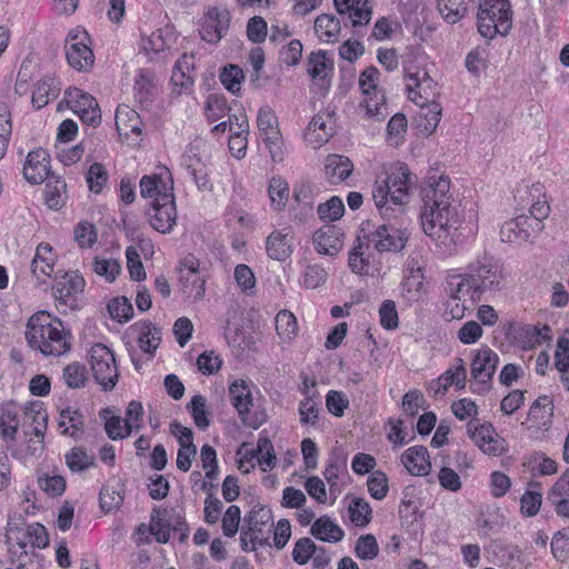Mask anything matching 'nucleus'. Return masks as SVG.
I'll use <instances>...</instances> for the list:
<instances>
[{
	"mask_svg": "<svg viewBox=\"0 0 569 569\" xmlns=\"http://www.w3.org/2000/svg\"><path fill=\"white\" fill-rule=\"evenodd\" d=\"M74 240L80 248H91L98 239L96 227L88 222L81 221L74 227Z\"/></svg>",
	"mask_w": 569,
	"mask_h": 569,
	"instance_id": "obj_64",
	"label": "nucleus"
},
{
	"mask_svg": "<svg viewBox=\"0 0 569 569\" xmlns=\"http://www.w3.org/2000/svg\"><path fill=\"white\" fill-rule=\"evenodd\" d=\"M140 193L143 198L152 199V202H160L164 196L173 199V181L171 173L167 170L162 174L143 176L140 179Z\"/></svg>",
	"mask_w": 569,
	"mask_h": 569,
	"instance_id": "obj_17",
	"label": "nucleus"
},
{
	"mask_svg": "<svg viewBox=\"0 0 569 569\" xmlns=\"http://www.w3.org/2000/svg\"><path fill=\"white\" fill-rule=\"evenodd\" d=\"M100 507L106 512L120 508L124 499V485L120 480L107 482L100 490Z\"/></svg>",
	"mask_w": 569,
	"mask_h": 569,
	"instance_id": "obj_34",
	"label": "nucleus"
},
{
	"mask_svg": "<svg viewBox=\"0 0 569 569\" xmlns=\"http://www.w3.org/2000/svg\"><path fill=\"white\" fill-rule=\"evenodd\" d=\"M365 109L366 113L370 118H375L377 120H382L387 116V107H386V97L383 91L371 93L370 96H365Z\"/></svg>",
	"mask_w": 569,
	"mask_h": 569,
	"instance_id": "obj_57",
	"label": "nucleus"
},
{
	"mask_svg": "<svg viewBox=\"0 0 569 569\" xmlns=\"http://www.w3.org/2000/svg\"><path fill=\"white\" fill-rule=\"evenodd\" d=\"M318 216L323 221H336L343 216L345 204L342 200L333 196L317 208Z\"/></svg>",
	"mask_w": 569,
	"mask_h": 569,
	"instance_id": "obj_58",
	"label": "nucleus"
},
{
	"mask_svg": "<svg viewBox=\"0 0 569 569\" xmlns=\"http://www.w3.org/2000/svg\"><path fill=\"white\" fill-rule=\"evenodd\" d=\"M164 196L160 202H151L147 211L150 226L161 233H169L177 222V208L174 198Z\"/></svg>",
	"mask_w": 569,
	"mask_h": 569,
	"instance_id": "obj_14",
	"label": "nucleus"
},
{
	"mask_svg": "<svg viewBox=\"0 0 569 569\" xmlns=\"http://www.w3.org/2000/svg\"><path fill=\"white\" fill-rule=\"evenodd\" d=\"M46 203L50 209H61L67 199V183L57 177L49 178L46 183Z\"/></svg>",
	"mask_w": 569,
	"mask_h": 569,
	"instance_id": "obj_39",
	"label": "nucleus"
},
{
	"mask_svg": "<svg viewBox=\"0 0 569 569\" xmlns=\"http://www.w3.org/2000/svg\"><path fill=\"white\" fill-rule=\"evenodd\" d=\"M182 287L184 295L193 301H199L206 292V281L201 278L196 268H190L183 277Z\"/></svg>",
	"mask_w": 569,
	"mask_h": 569,
	"instance_id": "obj_46",
	"label": "nucleus"
},
{
	"mask_svg": "<svg viewBox=\"0 0 569 569\" xmlns=\"http://www.w3.org/2000/svg\"><path fill=\"white\" fill-rule=\"evenodd\" d=\"M467 370L461 358L455 359V365L448 368L437 381L432 383L436 386L435 395L443 396L448 388L452 385L461 390L466 387Z\"/></svg>",
	"mask_w": 569,
	"mask_h": 569,
	"instance_id": "obj_31",
	"label": "nucleus"
},
{
	"mask_svg": "<svg viewBox=\"0 0 569 569\" xmlns=\"http://www.w3.org/2000/svg\"><path fill=\"white\" fill-rule=\"evenodd\" d=\"M529 196L532 198L529 212L530 216V229L533 232L539 233L543 229L542 221L550 213V206L548 204L545 196V187L541 183H533L529 189Z\"/></svg>",
	"mask_w": 569,
	"mask_h": 569,
	"instance_id": "obj_26",
	"label": "nucleus"
},
{
	"mask_svg": "<svg viewBox=\"0 0 569 569\" xmlns=\"http://www.w3.org/2000/svg\"><path fill=\"white\" fill-rule=\"evenodd\" d=\"M18 545L24 549L28 545L34 548H46L49 545V536L44 526L39 522L29 525L23 531V539Z\"/></svg>",
	"mask_w": 569,
	"mask_h": 569,
	"instance_id": "obj_42",
	"label": "nucleus"
},
{
	"mask_svg": "<svg viewBox=\"0 0 569 569\" xmlns=\"http://www.w3.org/2000/svg\"><path fill=\"white\" fill-rule=\"evenodd\" d=\"M204 109L208 121L214 122L223 118L230 110V107L223 96L211 93L207 98Z\"/></svg>",
	"mask_w": 569,
	"mask_h": 569,
	"instance_id": "obj_52",
	"label": "nucleus"
},
{
	"mask_svg": "<svg viewBox=\"0 0 569 569\" xmlns=\"http://www.w3.org/2000/svg\"><path fill=\"white\" fill-rule=\"evenodd\" d=\"M340 14H348L353 28L367 26L371 20L372 8L368 0H333Z\"/></svg>",
	"mask_w": 569,
	"mask_h": 569,
	"instance_id": "obj_25",
	"label": "nucleus"
},
{
	"mask_svg": "<svg viewBox=\"0 0 569 569\" xmlns=\"http://www.w3.org/2000/svg\"><path fill=\"white\" fill-rule=\"evenodd\" d=\"M307 71L312 80L320 81L321 87L328 90L333 72V60L323 50L311 52L308 57Z\"/></svg>",
	"mask_w": 569,
	"mask_h": 569,
	"instance_id": "obj_27",
	"label": "nucleus"
},
{
	"mask_svg": "<svg viewBox=\"0 0 569 569\" xmlns=\"http://www.w3.org/2000/svg\"><path fill=\"white\" fill-rule=\"evenodd\" d=\"M151 535L159 543L170 539V516L168 509L153 508L150 515Z\"/></svg>",
	"mask_w": 569,
	"mask_h": 569,
	"instance_id": "obj_38",
	"label": "nucleus"
},
{
	"mask_svg": "<svg viewBox=\"0 0 569 569\" xmlns=\"http://www.w3.org/2000/svg\"><path fill=\"white\" fill-rule=\"evenodd\" d=\"M303 392L307 396L299 405L300 422L302 425H315L318 419L319 409L313 396L309 395L307 381L303 382Z\"/></svg>",
	"mask_w": 569,
	"mask_h": 569,
	"instance_id": "obj_53",
	"label": "nucleus"
},
{
	"mask_svg": "<svg viewBox=\"0 0 569 569\" xmlns=\"http://www.w3.org/2000/svg\"><path fill=\"white\" fill-rule=\"evenodd\" d=\"M89 363L93 378L102 390L111 391L119 379L114 353L106 345L94 343L89 351Z\"/></svg>",
	"mask_w": 569,
	"mask_h": 569,
	"instance_id": "obj_7",
	"label": "nucleus"
},
{
	"mask_svg": "<svg viewBox=\"0 0 569 569\" xmlns=\"http://www.w3.org/2000/svg\"><path fill=\"white\" fill-rule=\"evenodd\" d=\"M66 463L71 471L79 472L93 466L94 460L82 448L74 447L66 453Z\"/></svg>",
	"mask_w": 569,
	"mask_h": 569,
	"instance_id": "obj_61",
	"label": "nucleus"
},
{
	"mask_svg": "<svg viewBox=\"0 0 569 569\" xmlns=\"http://www.w3.org/2000/svg\"><path fill=\"white\" fill-rule=\"evenodd\" d=\"M122 116L123 112L120 109H118L116 113L118 131L124 136H141L142 122L140 120L139 114L134 110L129 109L124 112L127 119H123Z\"/></svg>",
	"mask_w": 569,
	"mask_h": 569,
	"instance_id": "obj_45",
	"label": "nucleus"
},
{
	"mask_svg": "<svg viewBox=\"0 0 569 569\" xmlns=\"http://www.w3.org/2000/svg\"><path fill=\"white\" fill-rule=\"evenodd\" d=\"M478 31L487 38L507 36L512 28V10L509 0H477Z\"/></svg>",
	"mask_w": 569,
	"mask_h": 569,
	"instance_id": "obj_4",
	"label": "nucleus"
},
{
	"mask_svg": "<svg viewBox=\"0 0 569 569\" xmlns=\"http://www.w3.org/2000/svg\"><path fill=\"white\" fill-rule=\"evenodd\" d=\"M109 172L104 164L93 162L86 172V182L88 188L93 193H101L103 188L108 184Z\"/></svg>",
	"mask_w": 569,
	"mask_h": 569,
	"instance_id": "obj_47",
	"label": "nucleus"
},
{
	"mask_svg": "<svg viewBox=\"0 0 569 569\" xmlns=\"http://www.w3.org/2000/svg\"><path fill=\"white\" fill-rule=\"evenodd\" d=\"M276 330L282 342L292 341L298 335L297 318L291 311L281 310L276 316Z\"/></svg>",
	"mask_w": 569,
	"mask_h": 569,
	"instance_id": "obj_41",
	"label": "nucleus"
},
{
	"mask_svg": "<svg viewBox=\"0 0 569 569\" xmlns=\"http://www.w3.org/2000/svg\"><path fill=\"white\" fill-rule=\"evenodd\" d=\"M355 553L361 560H372L379 553V546L373 535L360 536L355 546Z\"/></svg>",
	"mask_w": 569,
	"mask_h": 569,
	"instance_id": "obj_60",
	"label": "nucleus"
},
{
	"mask_svg": "<svg viewBox=\"0 0 569 569\" xmlns=\"http://www.w3.org/2000/svg\"><path fill=\"white\" fill-rule=\"evenodd\" d=\"M468 433L476 445L487 455L500 456L507 450V445L492 425L473 426L468 423Z\"/></svg>",
	"mask_w": 569,
	"mask_h": 569,
	"instance_id": "obj_15",
	"label": "nucleus"
},
{
	"mask_svg": "<svg viewBox=\"0 0 569 569\" xmlns=\"http://www.w3.org/2000/svg\"><path fill=\"white\" fill-rule=\"evenodd\" d=\"M243 80L244 74L242 69L236 64L224 67L220 73L221 83L232 93H238L241 90V83Z\"/></svg>",
	"mask_w": 569,
	"mask_h": 569,
	"instance_id": "obj_55",
	"label": "nucleus"
},
{
	"mask_svg": "<svg viewBox=\"0 0 569 569\" xmlns=\"http://www.w3.org/2000/svg\"><path fill=\"white\" fill-rule=\"evenodd\" d=\"M528 467L540 476H550L558 471V463L542 452H533L528 459Z\"/></svg>",
	"mask_w": 569,
	"mask_h": 569,
	"instance_id": "obj_56",
	"label": "nucleus"
},
{
	"mask_svg": "<svg viewBox=\"0 0 569 569\" xmlns=\"http://www.w3.org/2000/svg\"><path fill=\"white\" fill-rule=\"evenodd\" d=\"M58 427L61 435L79 439L84 432V417L79 409L68 407L60 411Z\"/></svg>",
	"mask_w": 569,
	"mask_h": 569,
	"instance_id": "obj_32",
	"label": "nucleus"
},
{
	"mask_svg": "<svg viewBox=\"0 0 569 569\" xmlns=\"http://www.w3.org/2000/svg\"><path fill=\"white\" fill-rule=\"evenodd\" d=\"M335 112L325 110L319 111L309 122L306 138L316 147L327 142L335 132Z\"/></svg>",
	"mask_w": 569,
	"mask_h": 569,
	"instance_id": "obj_20",
	"label": "nucleus"
},
{
	"mask_svg": "<svg viewBox=\"0 0 569 569\" xmlns=\"http://www.w3.org/2000/svg\"><path fill=\"white\" fill-rule=\"evenodd\" d=\"M49 164V154L44 149L31 150L23 164V177L31 184H39L48 178Z\"/></svg>",
	"mask_w": 569,
	"mask_h": 569,
	"instance_id": "obj_23",
	"label": "nucleus"
},
{
	"mask_svg": "<svg viewBox=\"0 0 569 569\" xmlns=\"http://www.w3.org/2000/svg\"><path fill=\"white\" fill-rule=\"evenodd\" d=\"M401 462L413 476H425L431 470L428 449L425 446H415L401 455Z\"/></svg>",
	"mask_w": 569,
	"mask_h": 569,
	"instance_id": "obj_30",
	"label": "nucleus"
},
{
	"mask_svg": "<svg viewBox=\"0 0 569 569\" xmlns=\"http://www.w3.org/2000/svg\"><path fill=\"white\" fill-rule=\"evenodd\" d=\"M438 9L448 23H456L467 13L465 0H438Z\"/></svg>",
	"mask_w": 569,
	"mask_h": 569,
	"instance_id": "obj_50",
	"label": "nucleus"
},
{
	"mask_svg": "<svg viewBox=\"0 0 569 569\" xmlns=\"http://www.w3.org/2000/svg\"><path fill=\"white\" fill-rule=\"evenodd\" d=\"M468 277L471 278L473 292L500 290L503 282L502 266L490 256H482L467 267Z\"/></svg>",
	"mask_w": 569,
	"mask_h": 569,
	"instance_id": "obj_6",
	"label": "nucleus"
},
{
	"mask_svg": "<svg viewBox=\"0 0 569 569\" xmlns=\"http://www.w3.org/2000/svg\"><path fill=\"white\" fill-rule=\"evenodd\" d=\"M247 527L253 532L252 539L270 546V530L273 522L272 512L267 507L253 508L244 518Z\"/></svg>",
	"mask_w": 569,
	"mask_h": 569,
	"instance_id": "obj_21",
	"label": "nucleus"
},
{
	"mask_svg": "<svg viewBox=\"0 0 569 569\" xmlns=\"http://www.w3.org/2000/svg\"><path fill=\"white\" fill-rule=\"evenodd\" d=\"M419 117L426 122L423 123L425 131L433 132L441 119V106L438 101L428 102L426 106H419Z\"/></svg>",
	"mask_w": 569,
	"mask_h": 569,
	"instance_id": "obj_62",
	"label": "nucleus"
},
{
	"mask_svg": "<svg viewBox=\"0 0 569 569\" xmlns=\"http://www.w3.org/2000/svg\"><path fill=\"white\" fill-rule=\"evenodd\" d=\"M310 532L316 539L332 543L342 540L345 536L341 527L333 522L328 516L318 518L312 523Z\"/></svg>",
	"mask_w": 569,
	"mask_h": 569,
	"instance_id": "obj_35",
	"label": "nucleus"
},
{
	"mask_svg": "<svg viewBox=\"0 0 569 569\" xmlns=\"http://www.w3.org/2000/svg\"><path fill=\"white\" fill-rule=\"evenodd\" d=\"M271 206L274 210H282L289 198V184L281 177L271 178L268 187Z\"/></svg>",
	"mask_w": 569,
	"mask_h": 569,
	"instance_id": "obj_44",
	"label": "nucleus"
},
{
	"mask_svg": "<svg viewBox=\"0 0 569 569\" xmlns=\"http://www.w3.org/2000/svg\"><path fill=\"white\" fill-rule=\"evenodd\" d=\"M24 406L9 400L0 403V435L7 443H14L21 426Z\"/></svg>",
	"mask_w": 569,
	"mask_h": 569,
	"instance_id": "obj_16",
	"label": "nucleus"
},
{
	"mask_svg": "<svg viewBox=\"0 0 569 569\" xmlns=\"http://www.w3.org/2000/svg\"><path fill=\"white\" fill-rule=\"evenodd\" d=\"M84 287L86 281L78 271L66 272L54 286V298L58 306L71 310L78 309Z\"/></svg>",
	"mask_w": 569,
	"mask_h": 569,
	"instance_id": "obj_13",
	"label": "nucleus"
},
{
	"mask_svg": "<svg viewBox=\"0 0 569 569\" xmlns=\"http://www.w3.org/2000/svg\"><path fill=\"white\" fill-rule=\"evenodd\" d=\"M340 20L330 14H321L315 21V31L320 40L335 42L340 32Z\"/></svg>",
	"mask_w": 569,
	"mask_h": 569,
	"instance_id": "obj_40",
	"label": "nucleus"
},
{
	"mask_svg": "<svg viewBox=\"0 0 569 569\" xmlns=\"http://www.w3.org/2000/svg\"><path fill=\"white\" fill-rule=\"evenodd\" d=\"M47 426L48 413L42 402L33 401L24 406L21 427L28 428L24 429L26 436L33 433L42 442Z\"/></svg>",
	"mask_w": 569,
	"mask_h": 569,
	"instance_id": "obj_22",
	"label": "nucleus"
},
{
	"mask_svg": "<svg viewBox=\"0 0 569 569\" xmlns=\"http://www.w3.org/2000/svg\"><path fill=\"white\" fill-rule=\"evenodd\" d=\"M422 206L420 223L423 232L435 242L437 250L445 257L458 252L469 237L463 217L455 204L448 177L429 178L421 190Z\"/></svg>",
	"mask_w": 569,
	"mask_h": 569,
	"instance_id": "obj_1",
	"label": "nucleus"
},
{
	"mask_svg": "<svg viewBox=\"0 0 569 569\" xmlns=\"http://www.w3.org/2000/svg\"><path fill=\"white\" fill-rule=\"evenodd\" d=\"M257 124L260 138L269 150L272 161H283V140L276 112L268 106L260 108L257 116Z\"/></svg>",
	"mask_w": 569,
	"mask_h": 569,
	"instance_id": "obj_9",
	"label": "nucleus"
},
{
	"mask_svg": "<svg viewBox=\"0 0 569 569\" xmlns=\"http://www.w3.org/2000/svg\"><path fill=\"white\" fill-rule=\"evenodd\" d=\"M408 99L417 106H426L437 101L439 96L437 82L429 76L425 67L408 63L403 67Z\"/></svg>",
	"mask_w": 569,
	"mask_h": 569,
	"instance_id": "obj_5",
	"label": "nucleus"
},
{
	"mask_svg": "<svg viewBox=\"0 0 569 569\" xmlns=\"http://www.w3.org/2000/svg\"><path fill=\"white\" fill-rule=\"evenodd\" d=\"M410 172L401 164L389 172L385 179L377 180L372 187V199L383 219H395L403 212L410 199Z\"/></svg>",
	"mask_w": 569,
	"mask_h": 569,
	"instance_id": "obj_3",
	"label": "nucleus"
},
{
	"mask_svg": "<svg viewBox=\"0 0 569 569\" xmlns=\"http://www.w3.org/2000/svg\"><path fill=\"white\" fill-rule=\"evenodd\" d=\"M30 268L38 284L46 283L47 279L51 277L54 269V256L49 243L42 242L37 247Z\"/></svg>",
	"mask_w": 569,
	"mask_h": 569,
	"instance_id": "obj_29",
	"label": "nucleus"
},
{
	"mask_svg": "<svg viewBox=\"0 0 569 569\" xmlns=\"http://www.w3.org/2000/svg\"><path fill=\"white\" fill-rule=\"evenodd\" d=\"M66 58L71 68L79 72H88L94 64L91 38L81 27L69 31L66 39Z\"/></svg>",
	"mask_w": 569,
	"mask_h": 569,
	"instance_id": "obj_8",
	"label": "nucleus"
},
{
	"mask_svg": "<svg viewBox=\"0 0 569 569\" xmlns=\"http://www.w3.org/2000/svg\"><path fill=\"white\" fill-rule=\"evenodd\" d=\"M263 471L271 470L276 466V455L271 441L267 438L259 439L257 450L252 451Z\"/></svg>",
	"mask_w": 569,
	"mask_h": 569,
	"instance_id": "obj_54",
	"label": "nucleus"
},
{
	"mask_svg": "<svg viewBox=\"0 0 569 569\" xmlns=\"http://www.w3.org/2000/svg\"><path fill=\"white\" fill-rule=\"evenodd\" d=\"M367 487L370 496L376 500H382L389 490L388 478L380 470L372 471L367 480Z\"/></svg>",
	"mask_w": 569,
	"mask_h": 569,
	"instance_id": "obj_63",
	"label": "nucleus"
},
{
	"mask_svg": "<svg viewBox=\"0 0 569 569\" xmlns=\"http://www.w3.org/2000/svg\"><path fill=\"white\" fill-rule=\"evenodd\" d=\"M156 91V76L150 69H139L133 86L134 98L140 103H147L151 100Z\"/></svg>",
	"mask_w": 569,
	"mask_h": 569,
	"instance_id": "obj_36",
	"label": "nucleus"
},
{
	"mask_svg": "<svg viewBox=\"0 0 569 569\" xmlns=\"http://www.w3.org/2000/svg\"><path fill=\"white\" fill-rule=\"evenodd\" d=\"M530 218L526 214H520L507 222L500 229V237L503 242L521 243L531 241L532 236L537 234L530 229Z\"/></svg>",
	"mask_w": 569,
	"mask_h": 569,
	"instance_id": "obj_28",
	"label": "nucleus"
},
{
	"mask_svg": "<svg viewBox=\"0 0 569 569\" xmlns=\"http://www.w3.org/2000/svg\"><path fill=\"white\" fill-rule=\"evenodd\" d=\"M24 337L29 348L44 357L64 356L72 347L71 331L47 311H38L28 319Z\"/></svg>",
	"mask_w": 569,
	"mask_h": 569,
	"instance_id": "obj_2",
	"label": "nucleus"
},
{
	"mask_svg": "<svg viewBox=\"0 0 569 569\" xmlns=\"http://www.w3.org/2000/svg\"><path fill=\"white\" fill-rule=\"evenodd\" d=\"M230 24V14L227 10L217 8L210 9L202 23L201 38L210 43L218 42L228 31Z\"/></svg>",
	"mask_w": 569,
	"mask_h": 569,
	"instance_id": "obj_19",
	"label": "nucleus"
},
{
	"mask_svg": "<svg viewBox=\"0 0 569 569\" xmlns=\"http://www.w3.org/2000/svg\"><path fill=\"white\" fill-rule=\"evenodd\" d=\"M315 249L325 256H336L343 247V232L333 224H323L312 237Z\"/></svg>",
	"mask_w": 569,
	"mask_h": 569,
	"instance_id": "obj_18",
	"label": "nucleus"
},
{
	"mask_svg": "<svg viewBox=\"0 0 569 569\" xmlns=\"http://www.w3.org/2000/svg\"><path fill=\"white\" fill-rule=\"evenodd\" d=\"M499 363V356L488 346L478 349L471 361V377L476 382L473 392L485 393L491 388V381Z\"/></svg>",
	"mask_w": 569,
	"mask_h": 569,
	"instance_id": "obj_10",
	"label": "nucleus"
},
{
	"mask_svg": "<svg viewBox=\"0 0 569 569\" xmlns=\"http://www.w3.org/2000/svg\"><path fill=\"white\" fill-rule=\"evenodd\" d=\"M368 243L378 252H399L408 241V233L405 229L397 228L390 223L378 226L368 234Z\"/></svg>",
	"mask_w": 569,
	"mask_h": 569,
	"instance_id": "obj_12",
	"label": "nucleus"
},
{
	"mask_svg": "<svg viewBox=\"0 0 569 569\" xmlns=\"http://www.w3.org/2000/svg\"><path fill=\"white\" fill-rule=\"evenodd\" d=\"M230 402L237 410L242 422L253 429L259 428L264 422V415H251L252 393L244 380H236L229 386Z\"/></svg>",
	"mask_w": 569,
	"mask_h": 569,
	"instance_id": "obj_11",
	"label": "nucleus"
},
{
	"mask_svg": "<svg viewBox=\"0 0 569 569\" xmlns=\"http://www.w3.org/2000/svg\"><path fill=\"white\" fill-rule=\"evenodd\" d=\"M292 239L290 227L273 230L266 240L268 257L277 261H284L293 251Z\"/></svg>",
	"mask_w": 569,
	"mask_h": 569,
	"instance_id": "obj_24",
	"label": "nucleus"
},
{
	"mask_svg": "<svg viewBox=\"0 0 569 569\" xmlns=\"http://www.w3.org/2000/svg\"><path fill=\"white\" fill-rule=\"evenodd\" d=\"M371 507L363 498H355L349 505V515L351 521L357 527H365L371 520Z\"/></svg>",
	"mask_w": 569,
	"mask_h": 569,
	"instance_id": "obj_51",
	"label": "nucleus"
},
{
	"mask_svg": "<svg viewBox=\"0 0 569 569\" xmlns=\"http://www.w3.org/2000/svg\"><path fill=\"white\" fill-rule=\"evenodd\" d=\"M59 90L53 86V80L44 78L40 80L32 93V104L36 109H41L49 103L50 100L58 96Z\"/></svg>",
	"mask_w": 569,
	"mask_h": 569,
	"instance_id": "obj_48",
	"label": "nucleus"
},
{
	"mask_svg": "<svg viewBox=\"0 0 569 569\" xmlns=\"http://www.w3.org/2000/svg\"><path fill=\"white\" fill-rule=\"evenodd\" d=\"M446 293L455 298L475 293L472 280L468 277V271L466 273L449 274L446 279Z\"/></svg>",
	"mask_w": 569,
	"mask_h": 569,
	"instance_id": "obj_43",
	"label": "nucleus"
},
{
	"mask_svg": "<svg viewBox=\"0 0 569 569\" xmlns=\"http://www.w3.org/2000/svg\"><path fill=\"white\" fill-rule=\"evenodd\" d=\"M351 160L341 154H329L325 163V174L331 183L345 181L352 172Z\"/></svg>",
	"mask_w": 569,
	"mask_h": 569,
	"instance_id": "obj_33",
	"label": "nucleus"
},
{
	"mask_svg": "<svg viewBox=\"0 0 569 569\" xmlns=\"http://www.w3.org/2000/svg\"><path fill=\"white\" fill-rule=\"evenodd\" d=\"M62 378L69 388H83L88 379L86 366L78 361L69 363L63 369Z\"/></svg>",
	"mask_w": 569,
	"mask_h": 569,
	"instance_id": "obj_49",
	"label": "nucleus"
},
{
	"mask_svg": "<svg viewBox=\"0 0 569 569\" xmlns=\"http://www.w3.org/2000/svg\"><path fill=\"white\" fill-rule=\"evenodd\" d=\"M66 96L68 103L71 104V109L77 114L81 113V109H88L91 108V106L97 107V100L91 94L78 88H68Z\"/></svg>",
	"mask_w": 569,
	"mask_h": 569,
	"instance_id": "obj_59",
	"label": "nucleus"
},
{
	"mask_svg": "<svg viewBox=\"0 0 569 569\" xmlns=\"http://www.w3.org/2000/svg\"><path fill=\"white\" fill-rule=\"evenodd\" d=\"M138 330V346L147 355L149 359L154 356L161 341V330L150 322H144L137 326Z\"/></svg>",
	"mask_w": 569,
	"mask_h": 569,
	"instance_id": "obj_37",
	"label": "nucleus"
}]
</instances>
